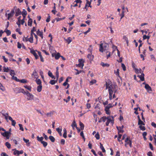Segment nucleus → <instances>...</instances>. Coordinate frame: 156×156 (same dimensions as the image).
Instances as JSON below:
<instances>
[{
  "mask_svg": "<svg viewBox=\"0 0 156 156\" xmlns=\"http://www.w3.org/2000/svg\"><path fill=\"white\" fill-rule=\"evenodd\" d=\"M79 63L76 65L77 66L81 67L82 69H83L84 66V61L82 59H79L78 60Z\"/></svg>",
  "mask_w": 156,
  "mask_h": 156,
  "instance_id": "nucleus-5",
  "label": "nucleus"
},
{
  "mask_svg": "<svg viewBox=\"0 0 156 156\" xmlns=\"http://www.w3.org/2000/svg\"><path fill=\"white\" fill-rule=\"evenodd\" d=\"M61 56L59 53H58L55 55V58L56 59H58Z\"/></svg>",
  "mask_w": 156,
  "mask_h": 156,
  "instance_id": "nucleus-30",
  "label": "nucleus"
},
{
  "mask_svg": "<svg viewBox=\"0 0 156 156\" xmlns=\"http://www.w3.org/2000/svg\"><path fill=\"white\" fill-rule=\"evenodd\" d=\"M5 53L9 55V57L10 58L12 57L13 56V55L12 54L8 52L7 51H6Z\"/></svg>",
  "mask_w": 156,
  "mask_h": 156,
  "instance_id": "nucleus-46",
  "label": "nucleus"
},
{
  "mask_svg": "<svg viewBox=\"0 0 156 156\" xmlns=\"http://www.w3.org/2000/svg\"><path fill=\"white\" fill-rule=\"evenodd\" d=\"M113 106H112V104H109L107 106L105 107V108L107 109H109V108L112 107Z\"/></svg>",
  "mask_w": 156,
  "mask_h": 156,
  "instance_id": "nucleus-40",
  "label": "nucleus"
},
{
  "mask_svg": "<svg viewBox=\"0 0 156 156\" xmlns=\"http://www.w3.org/2000/svg\"><path fill=\"white\" fill-rule=\"evenodd\" d=\"M35 81L39 85H41V81L40 79H36Z\"/></svg>",
  "mask_w": 156,
  "mask_h": 156,
  "instance_id": "nucleus-24",
  "label": "nucleus"
},
{
  "mask_svg": "<svg viewBox=\"0 0 156 156\" xmlns=\"http://www.w3.org/2000/svg\"><path fill=\"white\" fill-rule=\"evenodd\" d=\"M122 136V135L120 134H119L118 137V140L119 142H120L121 140H120V139H121V136Z\"/></svg>",
  "mask_w": 156,
  "mask_h": 156,
  "instance_id": "nucleus-60",
  "label": "nucleus"
},
{
  "mask_svg": "<svg viewBox=\"0 0 156 156\" xmlns=\"http://www.w3.org/2000/svg\"><path fill=\"white\" fill-rule=\"evenodd\" d=\"M4 32L6 33L7 35V36L11 34V32L9 30H5Z\"/></svg>",
  "mask_w": 156,
  "mask_h": 156,
  "instance_id": "nucleus-43",
  "label": "nucleus"
},
{
  "mask_svg": "<svg viewBox=\"0 0 156 156\" xmlns=\"http://www.w3.org/2000/svg\"><path fill=\"white\" fill-rule=\"evenodd\" d=\"M32 20L31 18H29L28 22V25L29 26H31L32 25Z\"/></svg>",
  "mask_w": 156,
  "mask_h": 156,
  "instance_id": "nucleus-31",
  "label": "nucleus"
},
{
  "mask_svg": "<svg viewBox=\"0 0 156 156\" xmlns=\"http://www.w3.org/2000/svg\"><path fill=\"white\" fill-rule=\"evenodd\" d=\"M41 143L43 144V146L44 147H46L48 144L47 142L44 141L41 142Z\"/></svg>",
  "mask_w": 156,
  "mask_h": 156,
  "instance_id": "nucleus-39",
  "label": "nucleus"
},
{
  "mask_svg": "<svg viewBox=\"0 0 156 156\" xmlns=\"http://www.w3.org/2000/svg\"><path fill=\"white\" fill-rule=\"evenodd\" d=\"M95 137L97 140H99L100 139V136L98 132H97L95 135Z\"/></svg>",
  "mask_w": 156,
  "mask_h": 156,
  "instance_id": "nucleus-45",
  "label": "nucleus"
},
{
  "mask_svg": "<svg viewBox=\"0 0 156 156\" xmlns=\"http://www.w3.org/2000/svg\"><path fill=\"white\" fill-rule=\"evenodd\" d=\"M66 41L68 44H69L72 41V39L70 37H69L66 40Z\"/></svg>",
  "mask_w": 156,
  "mask_h": 156,
  "instance_id": "nucleus-41",
  "label": "nucleus"
},
{
  "mask_svg": "<svg viewBox=\"0 0 156 156\" xmlns=\"http://www.w3.org/2000/svg\"><path fill=\"white\" fill-rule=\"evenodd\" d=\"M86 3L85 6L84 8L87 10V7L88 6V7H91V6L90 5L91 0H86Z\"/></svg>",
  "mask_w": 156,
  "mask_h": 156,
  "instance_id": "nucleus-9",
  "label": "nucleus"
},
{
  "mask_svg": "<svg viewBox=\"0 0 156 156\" xmlns=\"http://www.w3.org/2000/svg\"><path fill=\"white\" fill-rule=\"evenodd\" d=\"M19 126L20 127V130H21L22 131H23L24 129H23V127L22 125L21 124H19Z\"/></svg>",
  "mask_w": 156,
  "mask_h": 156,
  "instance_id": "nucleus-52",
  "label": "nucleus"
},
{
  "mask_svg": "<svg viewBox=\"0 0 156 156\" xmlns=\"http://www.w3.org/2000/svg\"><path fill=\"white\" fill-rule=\"evenodd\" d=\"M122 67L124 71H125L126 70V66L123 63H122Z\"/></svg>",
  "mask_w": 156,
  "mask_h": 156,
  "instance_id": "nucleus-61",
  "label": "nucleus"
},
{
  "mask_svg": "<svg viewBox=\"0 0 156 156\" xmlns=\"http://www.w3.org/2000/svg\"><path fill=\"white\" fill-rule=\"evenodd\" d=\"M10 74L12 76H14L15 75L14 71L13 70H11L10 71Z\"/></svg>",
  "mask_w": 156,
  "mask_h": 156,
  "instance_id": "nucleus-44",
  "label": "nucleus"
},
{
  "mask_svg": "<svg viewBox=\"0 0 156 156\" xmlns=\"http://www.w3.org/2000/svg\"><path fill=\"white\" fill-rule=\"evenodd\" d=\"M56 130L57 131V132L59 134V135L60 136H62V133H61V132L62 131V129L60 128H56Z\"/></svg>",
  "mask_w": 156,
  "mask_h": 156,
  "instance_id": "nucleus-21",
  "label": "nucleus"
},
{
  "mask_svg": "<svg viewBox=\"0 0 156 156\" xmlns=\"http://www.w3.org/2000/svg\"><path fill=\"white\" fill-rule=\"evenodd\" d=\"M12 79L15 80L17 82L20 81V80L18 79L16 76H12Z\"/></svg>",
  "mask_w": 156,
  "mask_h": 156,
  "instance_id": "nucleus-48",
  "label": "nucleus"
},
{
  "mask_svg": "<svg viewBox=\"0 0 156 156\" xmlns=\"http://www.w3.org/2000/svg\"><path fill=\"white\" fill-rule=\"evenodd\" d=\"M0 89L2 91L5 90V88L2 85V84L0 83Z\"/></svg>",
  "mask_w": 156,
  "mask_h": 156,
  "instance_id": "nucleus-53",
  "label": "nucleus"
},
{
  "mask_svg": "<svg viewBox=\"0 0 156 156\" xmlns=\"http://www.w3.org/2000/svg\"><path fill=\"white\" fill-rule=\"evenodd\" d=\"M2 57L3 59L4 62H8V59L7 58H5V56H2Z\"/></svg>",
  "mask_w": 156,
  "mask_h": 156,
  "instance_id": "nucleus-63",
  "label": "nucleus"
},
{
  "mask_svg": "<svg viewBox=\"0 0 156 156\" xmlns=\"http://www.w3.org/2000/svg\"><path fill=\"white\" fill-rule=\"evenodd\" d=\"M125 145L126 147H127V146L129 145L130 147H132V141L130 140L129 137H127L125 140Z\"/></svg>",
  "mask_w": 156,
  "mask_h": 156,
  "instance_id": "nucleus-4",
  "label": "nucleus"
},
{
  "mask_svg": "<svg viewBox=\"0 0 156 156\" xmlns=\"http://www.w3.org/2000/svg\"><path fill=\"white\" fill-rule=\"evenodd\" d=\"M96 82V80H95L94 79L92 80L91 81H90V85H92Z\"/></svg>",
  "mask_w": 156,
  "mask_h": 156,
  "instance_id": "nucleus-47",
  "label": "nucleus"
},
{
  "mask_svg": "<svg viewBox=\"0 0 156 156\" xmlns=\"http://www.w3.org/2000/svg\"><path fill=\"white\" fill-rule=\"evenodd\" d=\"M53 112H50L49 113H48L46 114V115L48 117H51V115L53 114Z\"/></svg>",
  "mask_w": 156,
  "mask_h": 156,
  "instance_id": "nucleus-57",
  "label": "nucleus"
},
{
  "mask_svg": "<svg viewBox=\"0 0 156 156\" xmlns=\"http://www.w3.org/2000/svg\"><path fill=\"white\" fill-rule=\"evenodd\" d=\"M134 70L135 72L136 73H143V71H142V70L141 69H138L135 68H134Z\"/></svg>",
  "mask_w": 156,
  "mask_h": 156,
  "instance_id": "nucleus-18",
  "label": "nucleus"
},
{
  "mask_svg": "<svg viewBox=\"0 0 156 156\" xmlns=\"http://www.w3.org/2000/svg\"><path fill=\"white\" fill-rule=\"evenodd\" d=\"M150 37V36H147L145 35H144L143 36V38L144 40H145L146 39H149Z\"/></svg>",
  "mask_w": 156,
  "mask_h": 156,
  "instance_id": "nucleus-55",
  "label": "nucleus"
},
{
  "mask_svg": "<svg viewBox=\"0 0 156 156\" xmlns=\"http://www.w3.org/2000/svg\"><path fill=\"white\" fill-rule=\"evenodd\" d=\"M3 70L4 72H8L9 69L8 67H3Z\"/></svg>",
  "mask_w": 156,
  "mask_h": 156,
  "instance_id": "nucleus-50",
  "label": "nucleus"
},
{
  "mask_svg": "<svg viewBox=\"0 0 156 156\" xmlns=\"http://www.w3.org/2000/svg\"><path fill=\"white\" fill-rule=\"evenodd\" d=\"M1 156H9V155L7 154L5 152H2L1 154Z\"/></svg>",
  "mask_w": 156,
  "mask_h": 156,
  "instance_id": "nucleus-62",
  "label": "nucleus"
},
{
  "mask_svg": "<svg viewBox=\"0 0 156 156\" xmlns=\"http://www.w3.org/2000/svg\"><path fill=\"white\" fill-rule=\"evenodd\" d=\"M49 139L51 140V142H54L55 141V139L54 138V137L53 136H49Z\"/></svg>",
  "mask_w": 156,
  "mask_h": 156,
  "instance_id": "nucleus-36",
  "label": "nucleus"
},
{
  "mask_svg": "<svg viewBox=\"0 0 156 156\" xmlns=\"http://www.w3.org/2000/svg\"><path fill=\"white\" fill-rule=\"evenodd\" d=\"M26 41H29L30 43H32L33 41V35L31 36L29 38H26Z\"/></svg>",
  "mask_w": 156,
  "mask_h": 156,
  "instance_id": "nucleus-17",
  "label": "nucleus"
},
{
  "mask_svg": "<svg viewBox=\"0 0 156 156\" xmlns=\"http://www.w3.org/2000/svg\"><path fill=\"white\" fill-rule=\"evenodd\" d=\"M107 121L106 122V125L108 126L109 123H111L112 125L114 123V118L113 116H110L107 117Z\"/></svg>",
  "mask_w": 156,
  "mask_h": 156,
  "instance_id": "nucleus-2",
  "label": "nucleus"
},
{
  "mask_svg": "<svg viewBox=\"0 0 156 156\" xmlns=\"http://www.w3.org/2000/svg\"><path fill=\"white\" fill-rule=\"evenodd\" d=\"M107 117L105 116H103L101 118V119L102 120V121L105 122L107 120Z\"/></svg>",
  "mask_w": 156,
  "mask_h": 156,
  "instance_id": "nucleus-54",
  "label": "nucleus"
},
{
  "mask_svg": "<svg viewBox=\"0 0 156 156\" xmlns=\"http://www.w3.org/2000/svg\"><path fill=\"white\" fill-rule=\"evenodd\" d=\"M48 76L51 77L52 79H55L54 76L53 75L52 73L50 72L49 71L48 72Z\"/></svg>",
  "mask_w": 156,
  "mask_h": 156,
  "instance_id": "nucleus-26",
  "label": "nucleus"
},
{
  "mask_svg": "<svg viewBox=\"0 0 156 156\" xmlns=\"http://www.w3.org/2000/svg\"><path fill=\"white\" fill-rule=\"evenodd\" d=\"M100 148L102 150V151L103 152H105V150L102 144L100 143Z\"/></svg>",
  "mask_w": 156,
  "mask_h": 156,
  "instance_id": "nucleus-32",
  "label": "nucleus"
},
{
  "mask_svg": "<svg viewBox=\"0 0 156 156\" xmlns=\"http://www.w3.org/2000/svg\"><path fill=\"white\" fill-rule=\"evenodd\" d=\"M71 126H72L73 129H74L75 127H76V128L77 127L76 124V123L75 121H73V122Z\"/></svg>",
  "mask_w": 156,
  "mask_h": 156,
  "instance_id": "nucleus-33",
  "label": "nucleus"
},
{
  "mask_svg": "<svg viewBox=\"0 0 156 156\" xmlns=\"http://www.w3.org/2000/svg\"><path fill=\"white\" fill-rule=\"evenodd\" d=\"M138 124L140 125H145V124L144 123L143 121L141 120L140 119H139V120L138 121Z\"/></svg>",
  "mask_w": 156,
  "mask_h": 156,
  "instance_id": "nucleus-34",
  "label": "nucleus"
},
{
  "mask_svg": "<svg viewBox=\"0 0 156 156\" xmlns=\"http://www.w3.org/2000/svg\"><path fill=\"white\" fill-rule=\"evenodd\" d=\"M139 128L141 130L143 131L145 130L146 129L145 127L142 125H140L139 126Z\"/></svg>",
  "mask_w": 156,
  "mask_h": 156,
  "instance_id": "nucleus-51",
  "label": "nucleus"
},
{
  "mask_svg": "<svg viewBox=\"0 0 156 156\" xmlns=\"http://www.w3.org/2000/svg\"><path fill=\"white\" fill-rule=\"evenodd\" d=\"M123 39L126 41V43L127 44V46H128L129 44V41L127 37H126V36H124L123 37Z\"/></svg>",
  "mask_w": 156,
  "mask_h": 156,
  "instance_id": "nucleus-23",
  "label": "nucleus"
},
{
  "mask_svg": "<svg viewBox=\"0 0 156 156\" xmlns=\"http://www.w3.org/2000/svg\"><path fill=\"white\" fill-rule=\"evenodd\" d=\"M36 33L42 39L43 38V33L39 29L37 31Z\"/></svg>",
  "mask_w": 156,
  "mask_h": 156,
  "instance_id": "nucleus-14",
  "label": "nucleus"
},
{
  "mask_svg": "<svg viewBox=\"0 0 156 156\" xmlns=\"http://www.w3.org/2000/svg\"><path fill=\"white\" fill-rule=\"evenodd\" d=\"M24 87L27 89L29 90L30 91H31V90L32 87L30 86L25 85L24 86Z\"/></svg>",
  "mask_w": 156,
  "mask_h": 156,
  "instance_id": "nucleus-27",
  "label": "nucleus"
},
{
  "mask_svg": "<svg viewBox=\"0 0 156 156\" xmlns=\"http://www.w3.org/2000/svg\"><path fill=\"white\" fill-rule=\"evenodd\" d=\"M108 47V44L104 43H101L100 44L99 46V50L101 52H103L107 51Z\"/></svg>",
  "mask_w": 156,
  "mask_h": 156,
  "instance_id": "nucleus-1",
  "label": "nucleus"
},
{
  "mask_svg": "<svg viewBox=\"0 0 156 156\" xmlns=\"http://www.w3.org/2000/svg\"><path fill=\"white\" fill-rule=\"evenodd\" d=\"M14 151L13 152V154L15 155L19 156L20 155L19 151L16 150V149L14 150Z\"/></svg>",
  "mask_w": 156,
  "mask_h": 156,
  "instance_id": "nucleus-22",
  "label": "nucleus"
},
{
  "mask_svg": "<svg viewBox=\"0 0 156 156\" xmlns=\"http://www.w3.org/2000/svg\"><path fill=\"white\" fill-rule=\"evenodd\" d=\"M144 74L142 73L140 75H138L137 76L140 78L141 81H144Z\"/></svg>",
  "mask_w": 156,
  "mask_h": 156,
  "instance_id": "nucleus-15",
  "label": "nucleus"
},
{
  "mask_svg": "<svg viewBox=\"0 0 156 156\" xmlns=\"http://www.w3.org/2000/svg\"><path fill=\"white\" fill-rule=\"evenodd\" d=\"M37 140L38 141H40L41 142L43 141V140L44 139V138L43 137L41 136L40 137L39 136H37Z\"/></svg>",
  "mask_w": 156,
  "mask_h": 156,
  "instance_id": "nucleus-29",
  "label": "nucleus"
},
{
  "mask_svg": "<svg viewBox=\"0 0 156 156\" xmlns=\"http://www.w3.org/2000/svg\"><path fill=\"white\" fill-rule=\"evenodd\" d=\"M15 11L16 12L15 15L16 16H17L21 14V12L19 9L17 8H16Z\"/></svg>",
  "mask_w": 156,
  "mask_h": 156,
  "instance_id": "nucleus-12",
  "label": "nucleus"
},
{
  "mask_svg": "<svg viewBox=\"0 0 156 156\" xmlns=\"http://www.w3.org/2000/svg\"><path fill=\"white\" fill-rule=\"evenodd\" d=\"M87 57L89 60L92 61L93 59L94 56L92 55V53H90L88 54Z\"/></svg>",
  "mask_w": 156,
  "mask_h": 156,
  "instance_id": "nucleus-16",
  "label": "nucleus"
},
{
  "mask_svg": "<svg viewBox=\"0 0 156 156\" xmlns=\"http://www.w3.org/2000/svg\"><path fill=\"white\" fill-rule=\"evenodd\" d=\"M145 88L146 89L147 92L149 93H151L152 91L151 87L147 84H145Z\"/></svg>",
  "mask_w": 156,
  "mask_h": 156,
  "instance_id": "nucleus-8",
  "label": "nucleus"
},
{
  "mask_svg": "<svg viewBox=\"0 0 156 156\" xmlns=\"http://www.w3.org/2000/svg\"><path fill=\"white\" fill-rule=\"evenodd\" d=\"M2 134L7 139H9V138L11 134L10 131H5Z\"/></svg>",
  "mask_w": 156,
  "mask_h": 156,
  "instance_id": "nucleus-7",
  "label": "nucleus"
},
{
  "mask_svg": "<svg viewBox=\"0 0 156 156\" xmlns=\"http://www.w3.org/2000/svg\"><path fill=\"white\" fill-rule=\"evenodd\" d=\"M5 16L6 17H8L7 19L8 20H9L10 18L12 17L13 15L11 14L10 13H9L8 14H7V13H6L5 14Z\"/></svg>",
  "mask_w": 156,
  "mask_h": 156,
  "instance_id": "nucleus-19",
  "label": "nucleus"
},
{
  "mask_svg": "<svg viewBox=\"0 0 156 156\" xmlns=\"http://www.w3.org/2000/svg\"><path fill=\"white\" fill-rule=\"evenodd\" d=\"M93 50V48L91 45H90L89 47L88 48L87 50L89 52L92 53V51Z\"/></svg>",
  "mask_w": 156,
  "mask_h": 156,
  "instance_id": "nucleus-25",
  "label": "nucleus"
},
{
  "mask_svg": "<svg viewBox=\"0 0 156 156\" xmlns=\"http://www.w3.org/2000/svg\"><path fill=\"white\" fill-rule=\"evenodd\" d=\"M42 85H39L37 87V90L38 92H40L42 89Z\"/></svg>",
  "mask_w": 156,
  "mask_h": 156,
  "instance_id": "nucleus-20",
  "label": "nucleus"
},
{
  "mask_svg": "<svg viewBox=\"0 0 156 156\" xmlns=\"http://www.w3.org/2000/svg\"><path fill=\"white\" fill-rule=\"evenodd\" d=\"M27 100L31 101L34 100V96L32 94L29 92V93H27Z\"/></svg>",
  "mask_w": 156,
  "mask_h": 156,
  "instance_id": "nucleus-6",
  "label": "nucleus"
},
{
  "mask_svg": "<svg viewBox=\"0 0 156 156\" xmlns=\"http://www.w3.org/2000/svg\"><path fill=\"white\" fill-rule=\"evenodd\" d=\"M32 76L34 78L37 79L38 77L37 73L35 70H34L32 75Z\"/></svg>",
  "mask_w": 156,
  "mask_h": 156,
  "instance_id": "nucleus-11",
  "label": "nucleus"
},
{
  "mask_svg": "<svg viewBox=\"0 0 156 156\" xmlns=\"http://www.w3.org/2000/svg\"><path fill=\"white\" fill-rule=\"evenodd\" d=\"M64 131V133L63 134V137L64 138H66L67 137V131L66 129L64 128L63 130Z\"/></svg>",
  "mask_w": 156,
  "mask_h": 156,
  "instance_id": "nucleus-28",
  "label": "nucleus"
},
{
  "mask_svg": "<svg viewBox=\"0 0 156 156\" xmlns=\"http://www.w3.org/2000/svg\"><path fill=\"white\" fill-rule=\"evenodd\" d=\"M79 125L81 129H82V130L84 128V125L81 122H80Z\"/></svg>",
  "mask_w": 156,
  "mask_h": 156,
  "instance_id": "nucleus-35",
  "label": "nucleus"
},
{
  "mask_svg": "<svg viewBox=\"0 0 156 156\" xmlns=\"http://www.w3.org/2000/svg\"><path fill=\"white\" fill-rule=\"evenodd\" d=\"M2 114L5 117V119L7 120L8 119V117L9 115L8 113H6L5 114L2 113Z\"/></svg>",
  "mask_w": 156,
  "mask_h": 156,
  "instance_id": "nucleus-38",
  "label": "nucleus"
},
{
  "mask_svg": "<svg viewBox=\"0 0 156 156\" xmlns=\"http://www.w3.org/2000/svg\"><path fill=\"white\" fill-rule=\"evenodd\" d=\"M30 52L34 55L35 58L36 59H37L38 57L37 54L36 53L35 51L34 50H31L30 48Z\"/></svg>",
  "mask_w": 156,
  "mask_h": 156,
  "instance_id": "nucleus-13",
  "label": "nucleus"
},
{
  "mask_svg": "<svg viewBox=\"0 0 156 156\" xmlns=\"http://www.w3.org/2000/svg\"><path fill=\"white\" fill-rule=\"evenodd\" d=\"M22 15H27V12L24 9H23V11L22 12Z\"/></svg>",
  "mask_w": 156,
  "mask_h": 156,
  "instance_id": "nucleus-59",
  "label": "nucleus"
},
{
  "mask_svg": "<svg viewBox=\"0 0 156 156\" xmlns=\"http://www.w3.org/2000/svg\"><path fill=\"white\" fill-rule=\"evenodd\" d=\"M20 82L22 83H27V80L25 79H23L21 80H20Z\"/></svg>",
  "mask_w": 156,
  "mask_h": 156,
  "instance_id": "nucleus-56",
  "label": "nucleus"
},
{
  "mask_svg": "<svg viewBox=\"0 0 156 156\" xmlns=\"http://www.w3.org/2000/svg\"><path fill=\"white\" fill-rule=\"evenodd\" d=\"M124 127V126L123 125H122L121 126H116V128L118 131V133H122L124 132V130H123V128Z\"/></svg>",
  "mask_w": 156,
  "mask_h": 156,
  "instance_id": "nucleus-10",
  "label": "nucleus"
},
{
  "mask_svg": "<svg viewBox=\"0 0 156 156\" xmlns=\"http://www.w3.org/2000/svg\"><path fill=\"white\" fill-rule=\"evenodd\" d=\"M49 83L51 85H54L55 83V81L54 80H51L50 81Z\"/></svg>",
  "mask_w": 156,
  "mask_h": 156,
  "instance_id": "nucleus-58",
  "label": "nucleus"
},
{
  "mask_svg": "<svg viewBox=\"0 0 156 156\" xmlns=\"http://www.w3.org/2000/svg\"><path fill=\"white\" fill-rule=\"evenodd\" d=\"M5 145L8 148L10 149L11 148V144L8 142H6L5 143Z\"/></svg>",
  "mask_w": 156,
  "mask_h": 156,
  "instance_id": "nucleus-37",
  "label": "nucleus"
},
{
  "mask_svg": "<svg viewBox=\"0 0 156 156\" xmlns=\"http://www.w3.org/2000/svg\"><path fill=\"white\" fill-rule=\"evenodd\" d=\"M101 64L102 65V66H103V67H105V66L108 67L109 66V65L107 63L105 64L103 62H101Z\"/></svg>",
  "mask_w": 156,
  "mask_h": 156,
  "instance_id": "nucleus-49",
  "label": "nucleus"
},
{
  "mask_svg": "<svg viewBox=\"0 0 156 156\" xmlns=\"http://www.w3.org/2000/svg\"><path fill=\"white\" fill-rule=\"evenodd\" d=\"M105 110L106 112V113L107 114H109L110 113V112L109 111V109H107L106 108H105Z\"/></svg>",
  "mask_w": 156,
  "mask_h": 156,
  "instance_id": "nucleus-64",
  "label": "nucleus"
},
{
  "mask_svg": "<svg viewBox=\"0 0 156 156\" xmlns=\"http://www.w3.org/2000/svg\"><path fill=\"white\" fill-rule=\"evenodd\" d=\"M105 85L106 86V89H108L109 96H112V94L113 93V91L112 90V86L111 85H109V84H108L107 82H106Z\"/></svg>",
  "mask_w": 156,
  "mask_h": 156,
  "instance_id": "nucleus-3",
  "label": "nucleus"
},
{
  "mask_svg": "<svg viewBox=\"0 0 156 156\" xmlns=\"http://www.w3.org/2000/svg\"><path fill=\"white\" fill-rule=\"evenodd\" d=\"M16 8V6L14 7L13 9H12L10 12V13H11V14H12L13 15H14V11H15Z\"/></svg>",
  "mask_w": 156,
  "mask_h": 156,
  "instance_id": "nucleus-42",
  "label": "nucleus"
}]
</instances>
